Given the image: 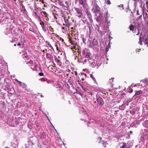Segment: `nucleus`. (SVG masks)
Segmentation results:
<instances>
[{
	"label": "nucleus",
	"mask_w": 148,
	"mask_h": 148,
	"mask_svg": "<svg viewBox=\"0 0 148 148\" xmlns=\"http://www.w3.org/2000/svg\"><path fill=\"white\" fill-rule=\"evenodd\" d=\"M100 8L99 7L97 3L94 4L93 8L92 9V11L95 13L96 16H97V14L98 12H100Z\"/></svg>",
	"instance_id": "f257e3e1"
},
{
	"label": "nucleus",
	"mask_w": 148,
	"mask_h": 148,
	"mask_svg": "<svg viewBox=\"0 0 148 148\" xmlns=\"http://www.w3.org/2000/svg\"><path fill=\"white\" fill-rule=\"evenodd\" d=\"M74 9L76 11V16L79 18H82L83 16V14L82 10L81 9L77 8H74Z\"/></svg>",
	"instance_id": "f03ea898"
},
{
	"label": "nucleus",
	"mask_w": 148,
	"mask_h": 148,
	"mask_svg": "<svg viewBox=\"0 0 148 148\" xmlns=\"http://www.w3.org/2000/svg\"><path fill=\"white\" fill-rule=\"evenodd\" d=\"M142 92L141 90L137 91L133 97L136 100H138L141 97L140 95L142 93Z\"/></svg>",
	"instance_id": "7ed1b4c3"
},
{
	"label": "nucleus",
	"mask_w": 148,
	"mask_h": 148,
	"mask_svg": "<svg viewBox=\"0 0 148 148\" xmlns=\"http://www.w3.org/2000/svg\"><path fill=\"white\" fill-rule=\"evenodd\" d=\"M74 40H76L75 39H72L69 38V40L70 42V43H71L72 45V46H71L72 49H74L76 50V46L77 45V43Z\"/></svg>",
	"instance_id": "20e7f679"
},
{
	"label": "nucleus",
	"mask_w": 148,
	"mask_h": 148,
	"mask_svg": "<svg viewBox=\"0 0 148 148\" xmlns=\"http://www.w3.org/2000/svg\"><path fill=\"white\" fill-rule=\"evenodd\" d=\"M86 13L87 15L88 18L89 19L90 22H92L93 21L92 20V15L88 9L87 8L86 9Z\"/></svg>",
	"instance_id": "39448f33"
},
{
	"label": "nucleus",
	"mask_w": 148,
	"mask_h": 148,
	"mask_svg": "<svg viewBox=\"0 0 148 148\" xmlns=\"http://www.w3.org/2000/svg\"><path fill=\"white\" fill-rule=\"evenodd\" d=\"M97 40L95 39L94 38L92 41L90 42L88 47L90 48H92L95 45H97Z\"/></svg>",
	"instance_id": "423d86ee"
},
{
	"label": "nucleus",
	"mask_w": 148,
	"mask_h": 148,
	"mask_svg": "<svg viewBox=\"0 0 148 148\" xmlns=\"http://www.w3.org/2000/svg\"><path fill=\"white\" fill-rule=\"evenodd\" d=\"M86 94V99L87 101L90 99H92V93H91V91H89L87 92Z\"/></svg>",
	"instance_id": "0eeeda50"
},
{
	"label": "nucleus",
	"mask_w": 148,
	"mask_h": 148,
	"mask_svg": "<svg viewBox=\"0 0 148 148\" xmlns=\"http://www.w3.org/2000/svg\"><path fill=\"white\" fill-rule=\"evenodd\" d=\"M20 3H21V5L20 6L21 7V11L23 13L25 14H27V11L25 8L24 5L23 4V3L21 2H20Z\"/></svg>",
	"instance_id": "6e6552de"
},
{
	"label": "nucleus",
	"mask_w": 148,
	"mask_h": 148,
	"mask_svg": "<svg viewBox=\"0 0 148 148\" xmlns=\"http://www.w3.org/2000/svg\"><path fill=\"white\" fill-rule=\"evenodd\" d=\"M40 24L41 25L42 29L43 31L45 32L47 31V29L45 28V26H44V23L43 21H42L40 18Z\"/></svg>",
	"instance_id": "1a4fd4ad"
},
{
	"label": "nucleus",
	"mask_w": 148,
	"mask_h": 148,
	"mask_svg": "<svg viewBox=\"0 0 148 148\" xmlns=\"http://www.w3.org/2000/svg\"><path fill=\"white\" fill-rule=\"evenodd\" d=\"M97 101L98 103L100 106H102L104 104L103 99L101 97L98 98Z\"/></svg>",
	"instance_id": "9d476101"
},
{
	"label": "nucleus",
	"mask_w": 148,
	"mask_h": 148,
	"mask_svg": "<svg viewBox=\"0 0 148 148\" xmlns=\"http://www.w3.org/2000/svg\"><path fill=\"white\" fill-rule=\"evenodd\" d=\"M12 31L13 30L12 29L8 28L6 29L5 32V34L6 35H8L9 34L12 33Z\"/></svg>",
	"instance_id": "9b49d317"
},
{
	"label": "nucleus",
	"mask_w": 148,
	"mask_h": 148,
	"mask_svg": "<svg viewBox=\"0 0 148 148\" xmlns=\"http://www.w3.org/2000/svg\"><path fill=\"white\" fill-rule=\"evenodd\" d=\"M49 68L51 69V71H52L53 72H56V71L55 70V68L56 67L55 66H50L49 67Z\"/></svg>",
	"instance_id": "f8f14e48"
},
{
	"label": "nucleus",
	"mask_w": 148,
	"mask_h": 148,
	"mask_svg": "<svg viewBox=\"0 0 148 148\" xmlns=\"http://www.w3.org/2000/svg\"><path fill=\"white\" fill-rule=\"evenodd\" d=\"M47 44L48 45V46L50 47L51 49H52L53 51H54V49L52 46L51 44L50 43V42L48 41H46V42Z\"/></svg>",
	"instance_id": "ddd939ff"
},
{
	"label": "nucleus",
	"mask_w": 148,
	"mask_h": 148,
	"mask_svg": "<svg viewBox=\"0 0 148 148\" xmlns=\"http://www.w3.org/2000/svg\"><path fill=\"white\" fill-rule=\"evenodd\" d=\"M21 43H22L23 44H24V43L25 42V38L24 37V36L22 37V36L21 38Z\"/></svg>",
	"instance_id": "4468645a"
},
{
	"label": "nucleus",
	"mask_w": 148,
	"mask_h": 148,
	"mask_svg": "<svg viewBox=\"0 0 148 148\" xmlns=\"http://www.w3.org/2000/svg\"><path fill=\"white\" fill-rule=\"evenodd\" d=\"M68 83L69 85L71 87H73V85L72 84V80L71 79H69L68 81Z\"/></svg>",
	"instance_id": "2eb2a0df"
},
{
	"label": "nucleus",
	"mask_w": 148,
	"mask_h": 148,
	"mask_svg": "<svg viewBox=\"0 0 148 148\" xmlns=\"http://www.w3.org/2000/svg\"><path fill=\"white\" fill-rule=\"evenodd\" d=\"M143 126L145 127H148V120H146L143 123Z\"/></svg>",
	"instance_id": "dca6fc26"
},
{
	"label": "nucleus",
	"mask_w": 148,
	"mask_h": 148,
	"mask_svg": "<svg viewBox=\"0 0 148 148\" xmlns=\"http://www.w3.org/2000/svg\"><path fill=\"white\" fill-rule=\"evenodd\" d=\"M125 106H124V105L123 104L121 106H119V108L121 110H124L125 108Z\"/></svg>",
	"instance_id": "f3484780"
},
{
	"label": "nucleus",
	"mask_w": 148,
	"mask_h": 148,
	"mask_svg": "<svg viewBox=\"0 0 148 148\" xmlns=\"http://www.w3.org/2000/svg\"><path fill=\"white\" fill-rule=\"evenodd\" d=\"M129 28L130 31H133L134 30V25L131 24L129 26Z\"/></svg>",
	"instance_id": "a211bd4d"
},
{
	"label": "nucleus",
	"mask_w": 148,
	"mask_h": 148,
	"mask_svg": "<svg viewBox=\"0 0 148 148\" xmlns=\"http://www.w3.org/2000/svg\"><path fill=\"white\" fill-rule=\"evenodd\" d=\"M79 3L82 5H85L84 0H79Z\"/></svg>",
	"instance_id": "6ab92c4d"
},
{
	"label": "nucleus",
	"mask_w": 148,
	"mask_h": 148,
	"mask_svg": "<svg viewBox=\"0 0 148 148\" xmlns=\"http://www.w3.org/2000/svg\"><path fill=\"white\" fill-rule=\"evenodd\" d=\"M19 85H20L21 87L23 88L25 87L26 86L25 84L23 82L19 81Z\"/></svg>",
	"instance_id": "aec40b11"
},
{
	"label": "nucleus",
	"mask_w": 148,
	"mask_h": 148,
	"mask_svg": "<svg viewBox=\"0 0 148 148\" xmlns=\"http://www.w3.org/2000/svg\"><path fill=\"white\" fill-rule=\"evenodd\" d=\"M55 60L56 61V62L60 66L61 65V64H62L61 62L60 61V60H58L56 57L55 58Z\"/></svg>",
	"instance_id": "412c9836"
},
{
	"label": "nucleus",
	"mask_w": 148,
	"mask_h": 148,
	"mask_svg": "<svg viewBox=\"0 0 148 148\" xmlns=\"http://www.w3.org/2000/svg\"><path fill=\"white\" fill-rule=\"evenodd\" d=\"M46 58L47 59L49 60H51V56L50 54L49 53H47L46 54Z\"/></svg>",
	"instance_id": "4be33fe9"
},
{
	"label": "nucleus",
	"mask_w": 148,
	"mask_h": 148,
	"mask_svg": "<svg viewBox=\"0 0 148 148\" xmlns=\"http://www.w3.org/2000/svg\"><path fill=\"white\" fill-rule=\"evenodd\" d=\"M91 53L90 52H87L86 55V58H90Z\"/></svg>",
	"instance_id": "5701e85b"
},
{
	"label": "nucleus",
	"mask_w": 148,
	"mask_h": 148,
	"mask_svg": "<svg viewBox=\"0 0 148 148\" xmlns=\"http://www.w3.org/2000/svg\"><path fill=\"white\" fill-rule=\"evenodd\" d=\"M136 111V110L135 109H133L132 110L130 111V113L132 114L133 115L135 113Z\"/></svg>",
	"instance_id": "b1692460"
},
{
	"label": "nucleus",
	"mask_w": 148,
	"mask_h": 148,
	"mask_svg": "<svg viewBox=\"0 0 148 148\" xmlns=\"http://www.w3.org/2000/svg\"><path fill=\"white\" fill-rule=\"evenodd\" d=\"M127 91L130 93H132L133 92V90L132 88L130 87L128 88Z\"/></svg>",
	"instance_id": "393cba45"
},
{
	"label": "nucleus",
	"mask_w": 148,
	"mask_h": 148,
	"mask_svg": "<svg viewBox=\"0 0 148 148\" xmlns=\"http://www.w3.org/2000/svg\"><path fill=\"white\" fill-rule=\"evenodd\" d=\"M105 2L106 4L108 5H110L111 4L110 1V0H105Z\"/></svg>",
	"instance_id": "a878e982"
},
{
	"label": "nucleus",
	"mask_w": 148,
	"mask_h": 148,
	"mask_svg": "<svg viewBox=\"0 0 148 148\" xmlns=\"http://www.w3.org/2000/svg\"><path fill=\"white\" fill-rule=\"evenodd\" d=\"M13 42L14 43H16L17 42H18V38H14V39Z\"/></svg>",
	"instance_id": "bb28decb"
},
{
	"label": "nucleus",
	"mask_w": 148,
	"mask_h": 148,
	"mask_svg": "<svg viewBox=\"0 0 148 148\" xmlns=\"http://www.w3.org/2000/svg\"><path fill=\"white\" fill-rule=\"evenodd\" d=\"M97 31L98 32L99 34H102V32L100 30V28H97Z\"/></svg>",
	"instance_id": "cd10ccee"
},
{
	"label": "nucleus",
	"mask_w": 148,
	"mask_h": 148,
	"mask_svg": "<svg viewBox=\"0 0 148 148\" xmlns=\"http://www.w3.org/2000/svg\"><path fill=\"white\" fill-rule=\"evenodd\" d=\"M27 64H33V62L32 60H30L29 61L27 62Z\"/></svg>",
	"instance_id": "c85d7f7f"
},
{
	"label": "nucleus",
	"mask_w": 148,
	"mask_h": 148,
	"mask_svg": "<svg viewBox=\"0 0 148 148\" xmlns=\"http://www.w3.org/2000/svg\"><path fill=\"white\" fill-rule=\"evenodd\" d=\"M71 23L70 22H67V23H66V25L68 27H69L71 26Z\"/></svg>",
	"instance_id": "c756f323"
},
{
	"label": "nucleus",
	"mask_w": 148,
	"mask_h": 148,
	"mask_svg": "<svg viewBox=\"0 0 148 148\" xmlns=\"http://www.w3.org/2000/svg\"><path fill=\"white\" fill-rule=\"evenodd\" d=\"M71 23L70 22H67V23H66V25L68 27H69L71 26Z\"/></svg>",
	"instance_id": "7c9ffc66"
},
{
	"label": "nucleus",
	"mask_w": 148,
	"mask_h": 148,
	"mask_svg": "<svg viewBox=\"0 0 148 148\" xmlns=\"http://www.w3.org/2000/svg\"><path fill=\"white\" fill-rule=\"evenodd\" d=\"M123 105H124V106H125L126 105L128 106V105L129 104L128 103V102H127L125 100V101H123Z\"/></svg>",
	"instance_id": "2f4dec72"
},
{
	"label": "nucleus",
	"mask_w": 148,
	"mask_h": 148,
	"mask_svg": "<svg viewBox=\"0 0 148 148\" xmlns=\"http://www.w3.org/2000/svg\"><path fill=\"white\" fill-rule=\"evenodd\" d=\"M82 41L85 44H86V39L85 38H82Z\"/></svg>",
	"instance_id": "473e14b6"
},
{
	"label": "nucleus",
	"mask_w": 148,
	"mask_h": 148,
	"mask_svg": "<svg viewBox=\"0 0 148 148\" xmlns=\"http://www.w3.org/2000/svg\"><path fill=\"white\" fill-rule=\"evenodd\" d=\"M42 13L44 15L46 16V17L47 16L48 14L45 11H42Z\"/></svg>",
	"instance_id": "72a5a7b5"
},
{
	"label": "nucleus",
	"mask_w": 148,
	"mask_h": 148,
	"mask_svg": "<svg viewBox=\"0 0 148 148\" xmlns=\"http://www.w3.org/2000/svg\"><path fill=\"white\" fill-rule=\"evenodd\" d=\"M79 85L84 90H85V88L80 83H79Z\"/></svg>",
	"instance_id": "f704fd0d"
},
{
	"label": "nucleus",
	"mask_w": 148,
	"mask_h": 148,
	"mask_svg": "<svg viewBox=\"0 0 148 148\" xmlns=\"http://www.w3.org/2000/svg\"><path fill=\"white\" fill-rule=\"evenodd\" d=\"M65 86L66 88H70V86L69 85V84H66L65 85Z\"/></svg>",
	"instance_id": "c9c22d12"
},
{
	"label": "nucleus",
	"mask_w": 148,
	"mask_h": 148,
	"mask_svg": "<svg viewBox=\"0 0 148 148\" xmlns=\"http://www.w3.org/2000/svg\"><path fill=\"white\" fill-rule=\"evenodd\" d=\"M126 143H123V145L121 146V147L122 148H125V147L126 145Z\"/></svg>",
	"instance_id": "e433bc0d"
},
{
	"label": "nucleus",
	"mask_w": 148,
	"mask_h": 148,
	"mask_svg": "<svg viewBox=\"0 0 148 148\" xmlns=\"http://www.w3.org/2000/svg\"><path fill=\"white\" fill-rule=\"evenodd\" d=\"M44 75V73H39L38 75L40 76H42Z\"/></svg>",
	"instance_id": "4c0bfd02"
},
{
	"label": "nucleus",
	"mask_w": 148,
	"mask_h": 148,
	"mask_svg": "<svg viewBox=\"0 0 148 148\" xmlns=\"http://www.w3.org/2000/svg\"><path fill=\"white\" fill-rule=\"evenodd\" d=\"M99 28V27L98 25H95V28L96 30L98 28Z\"/></svg>",
	"instance_id": "58836bf2"
},
{
	"label": "nucleus",
	"mask_w": 148,
	"mask_h": 148,
	"mask_svg": "<svg viewBox=\"0 0 148 148\" xmlns=\"http://www.w3.org/2000/svg\"><path fill=\"white\" fill-rule=\"evenodd\" d=\"M16 45H18V42H17L16 43H15L14 44V46H16Z\"/></svg>",
	"instance_id": "ea45409f"
},
{
	"label": "nucleus",
	"mask_w": 148,
	"mask_h": 148,
	"mask_svg": "<svg viewBox=\"0 0 148 148\" xmlns=\"http://www.w3.org/2000/svg\"><path fill=\"white\" fill-rule=\"evenodd\" d=\"M60 40H61L62 42H64V39L60 37Z\"/></svg>",
	"instance_id": "a19ab883"
},
{
	"label": "nucleus",
	"mask_w": 148,
	"mask_h": 148,
	"mask_svg": "<svg viewBox=\"0 0 148 148\" xmlns=\"http://www.w3.org/2000/svg\"><path fill=\"white\" fill-rule=\"evenodd\" d=\"M65 24H63L64 25H66V23H67V22H69L68 20H65Z\"/></svg>",
	"instance_id": "79ce46f5"
},
{
	"label": "nucleus",
	"mask_w": 148,
	"mask_h": 148,
	"mask_svg": "<svg viewBox=\"0 0 148 148\" xmlns=\"http://www.w3.org/2000/svg\"><path fill=\"white\" fill-rule=\"evenodd\" d=\"M142 17V15H140V16H139L138 17H137V18L138 19H139L141 18Z\"/></svg>",
	"instance_id": "37998d69"
},
{
	"label": "nucleus",
	"mask_w": 148,
	"mask_h": 148,
	"mask_svg": "<svg viewBox=\"0 0 148 148\" xmlns=\"http://www.w3.org/2000/svg\"><path fill=\"white\" fill-rule=\"evenodd\" d=\"M90 77H91L94 80V81L95 80V78L94 77L93 75H91Z\"/></svg>",
	"instance_id": "c03bdc74"
},
{
	"label": "nucleus",
	"mask_w": 148,
	"mask_h": 148,
	"mask_svg": "<svg viewBox=\"0 0 148 148\" xmlns=\"http://www.w3.org/2000/svg\"><path fill=\"white\" fill-rule=\"evenodd\" d=\"M126 101L127 102H128V104L131 101V100L130 99H128Z\"/></svg>",
	"instance_id": "a18cd8bd"
},
{
	"label": "nucleus",
	"mask_w": 148,
	"mask_h": 148,
	"mask_svg": "<svg viewBox=\"0 0 148 148\" xmlns=\"http://www.w3.org/2000/svg\"><path fill=\"white\" fill-rule=\"evenodd\" d=\"M146 4L147 5V8L148 9V1H146Z\"/></svg>",
	"instance_id": "49530a36"
},
{
	"label": "nucleus",
	"mask_w": 148,
	"mask_h": 148,
	"mask_svg": "<svg viewBox=\"0 0 148 148\" xmlns=\"http://www.w3.org/2000/svg\"><path fill=\"white\" fill-rule=\"evenodd\" d=\"M141 40V37H140V38H139V42H140V45H141V42L140 41V40Z\"/></svg>",
	"instance_id": "de8ad7c7"
},
{
	"label": "nucleus",
	"mask_w": 148,
	"mask_h": 148,
	"mask_svg": "<svg viewBox=\"0 0 148 148\" xmlns=\"http://www.w3.org/2000/svg\"><path fill=\"white\" fill-rule=\"evenodd\" d=\"M137 14L138 15H140V14H139L138 11H137Z\"/></svg>",
	"instance_id": "09e8293b"
},
{
	"label": "nucleus",
	"mask_w": 148,
	"mask_h": 148,
	"mask_svg": "<svg viewBox=\"0 0 148 148\" xmlns=\"http://www.w3.org/2000/svg\"><path fill=\"white\" fill-rule=\"evenodd\" d=\"M56 49H57V50L58 51L59 50V49H58V47L57 46V45H56Z\"/></svg>",
	"instance_id": "8fccbe9b"
},
{
	"label": "nucleus",
	"mask_w": 148,
	"mask_h": 148,
	"mask_svg": "<svg viewBox=\"0 0 148 148\" xmlns=\"http://www.w3.org/2000/svg\"><path fill=\"white\" fill-rule=\"evenodd\" d=\"M81 74L82 75L83 74V75H85V76H86V74L85 73H83V74L82 73Z\"/></svg>",
	"instance_id": "3c124183"
},
{
	"label": "nucleus",
	"mask_w": 148,
	"mask_h": 148,
	"mask_svg": "<svg viewBox=\"0 0 148 148\" xmlns=\"http://www.w3.org/2000/svg\"><path fill=\"white\" fill-rule=\"evenodd\" d=\"M99 138L100 140V141H101L102 140V138L101 137H99Z\"/></svg>",
	"instance_id": "603ef678"
},
{
	"label": "nucleus",
	"mask_w": 148,
	"mask_h": 148,
	"mask_svg": "<svg viewBox=\"0 0 148 148\" xmlns=\"http://www.w3.org/2000/svg\"><path fill=\"white\" fill-rule=\"evenodd\" d=\"M146 108L148 110V105H146Z\"/></svg>",
	"instance_id": "864d4df0"
},
{
	"label": "nucleus",
	"mask_w": 148,
	"mask_h": 148,
	"mask_svg": "<svg viewBox=\"0 0 148 148\" xmlns=\"http://www.w3.org/2000/svg\"><path fill=\"white\" fill-rule=\"evenodd\" d=\"M130 132L131 133V134L133 132L132 131H130Z\"/></svg>",
	"instance_id": "5fc2aeb1"
},
{
	"label": "nucleus",
	"mask_w": 148,
	"mask_h": 148,
	"mask_svg": "<svg viewBox=\"0 0 148 148\" xmlns=\"http://www.w3.org/2000/svg\"><path fill=\"white\" fill-rule=\"evenodd\" d=\"M62 3H63V2L62 1V2H61L60 3V4H61V5H62Z\"/></svg>",
	"instance_id": "6e6d98bb"
},
{
	"label": "nucleus",
	"mask_w": 148,
	"mask_h": 148,
	"mask_svg": "<svg viewBox=\"0 0 148 148\" xmlns=\"http://www.w3.org/2000/svg\"><path fill=\"white\" fill-rule=\"evenodd\" d=\"M113 79H114V78H111V79L112 80V82H113Z\"/></svg>",
	"instance_id": "4d7b16f0"
},
{
	"label": "nucleus",
	"mask_w": 148,
	"mask_h": 148,
	"mask_svg": "<svg viewBox=\"0 0 148 148\" xmlns=\"http://www.w3.org/2000/svg\"><path fill=\"white\" fill-rule=\"evenodd\" d=\"M83 81L84 80V78H82L81 79Z\"/></svg>",
	"instance_id": "13d9d810"
},
{
	"label": "nucleus",
	"mask_w": 148,
	"mask_h": 148,
	"mask_svg": "<svg viewBox=\"0 0 148 148\" xmlns=\"http://www.w3.org/2000/svg\"><path fill=\"white\" fill-rule=\"evenodd\" d=\"M62 29H64V27H63L62 28Z\"/></svg>",
	"instance_id": "bf43d9fd"
},
{
	"label": "nucleus",
	"mask_w": 148,
	"mask_h": 148,
	"mask_svg": "<svg viewBox=\"0 0 148 148\" xmlns=\"http://www.w3.org/2000/svg\"><path fill=\"white\" fill-rule=\"evenodd\" d=\"M77 1V0H76V1H75V3H76V1Z\"/></svg>",
	"instance_id": "052dcab7"
},
{
	"label": "nucleus",
	"mask_w": 148,
	"mask_h": 148,
	"mask_svg": "<svg viewBox=\"0 0 148 148\" xmlns=\"http://www.w3.org/2000/svg\"><path fill=\"white\" fill-rule=\"evenodd\" d=\"M35 14H36V15L37 14V13H36V12H35Z\"/></svg>",
	"instance_id": "680f3d73"
},
{
	"label": "nucleus",
	"mask_w": 148,
	"mask_h": 148,
	"mask_svg": "<svg viewBox=\"0 0 148 148\" xmlns=\"http://www.w3.org/2000/svg\"><path fill=\"white\" fill-rule=\"evenodd\" d=\"M130 146H128L127 148H130Z\"/></svg>",
	"instance_id": "e2e57ef3"
},
{
	"label": "nucleus",
	"mask_w": 148,
	"mask_h": 148,
	"mask_svg": "<svg viewBox=\"0 0 148 148\" xmlns=\"http://www.w3.org/2000/svg\"><path fill=\"white\" fill-rule=\"evenodd\" d=\"M21 45V44L19 43V46H20Z\"/></svg>",
	"instance_id": "0e129e2a"
},
{
	"label": "nucleus",
	"mask_w": 148,
	"mask_h": 148,
	"mask_svg": "<svg viewBox=\"0 0 148 148\" xmlns=\"http://www.w3.org/2000/svg\"><path fill=\"white\" fill-rule=\"evenodd\" d=\"M57 71H58V70H56V72H57V73H58V72H57Z\"/></svg>",
	"instance_id": "69168bd1"
},
{
	"label": "nucleus",
	"mask_w": 148,
	"mask_h": 148,
	"mask_svg": "<svg viewBox=\"0 0 148 148\" xmlns=\"http://www.w3.org/2000/svg\"><path fill=\"white\" fill-rule=\"evenodd\" d=\"M67 3V2H66V3Z\"/></svg>",
	"instance_id": "338daca9"
},
{
	"label": "nucleus",
	"mask_w": 148,
	"mask_h": 148,
	"mask_svg": "<svg viewBox=\"0 0 148 148\" xmlns=\"http://www.w3.org/2000/svg\"><path fill=\"white\" fill-rule=\"evenodd\" d=\"M67 3V2H66V3Z\"/></svg>",
	"instance_id": "774afa93"
}]
</instances>
